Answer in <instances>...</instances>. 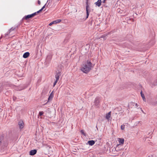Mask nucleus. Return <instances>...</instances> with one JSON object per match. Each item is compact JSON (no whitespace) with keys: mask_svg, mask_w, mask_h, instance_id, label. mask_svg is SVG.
Instances as JSON below:
<instances>
[{"mask_svg":"<svg viewBox=\"0 0 157 157\" xmlns=\"http://www.w3.org/2000/svg\"><path fill=\"white\" fill-rule=\"evenodd\" d=\"M92 67V63L88 60L87 64L83 65L81 70L84 73H87L91 70Z\"/></svg>","mask_w":157,"mask_h":157,"instance_id":"1","label":"nucleus"},{"mask_svg":"<svg viewBox=\"0 0 157 157\" xmlns=\"http://www.w3.org/2000/svg\"><path fill=\"white\" fill-rule=\"evenodd\" d=\"M88 0H87L86 1V18L87 19L88 18L89 14V13L90 12V10H89V8L90 7L88 5Z\"/></svg>","mask_w":157,"mask_h":157,"instance_id":"2","label":"nucleus"},{"mask_svg":"<svg viewBox=\"0 0 157 157\" xmlns=\"http://www.w3.org/2000/svg\"><path fill=\"white\" fill-rule=\"evenodd\" d=\"M34 14H33V13L31 14L28 15H27L25 16L22 19L21 21H23L24 20H28V19L29 18H31L34 17L33 15Z\"/></svg>","mask_w":157,"mask_h":157,"instance_id":"3","label":"nucleus"},{"mask_svg":"<svg viewBox=\"0 0 157 157\" xmlns=\"http://www.w3.org/2000/svg\"><path fill=\"white\" fill-rule=\"evenodd\" d=\"M61 71H59L58 72H56V74L55 75L56 80L58 81L59 78V76L61 75Z\"/></svg>","mask_w":157,"mask_h":157,"instance_id":"4","label":"nucleus"},{"mask_svg":"<svg viewBox=\"0 0 157 157\" xmlns=\"http://www.w3.org/2000/svg\"><path fill=\"white\" fill-rule=\"evenodd\" d=\"M61 21V19H58L50 23L49 24V25L51 26L53 24H55L57 23H58L59 22H60Z\"/></svg>","mask_w":157,"mask_h":157,"instance_id":"5","label":"nucleus"},{"mask_svg":"<svg viewBox=\"0 0 157 157\" xmlns=\"http://www.w3.org/2000/svg\"><path fill=\"white\" fill-rule=\"evenodd\" d=\"M48 92V90L47 88H44L41 93L42 96H44L47 94Z\"/></svg>","mask_w":157,"mask_h":157,"instance_id":"6","label":"nucleus"},{"mask_svg":"<svg viewBox=\"0 0 157 157\" xmlns=\"http://www.w3.org/2000/svg\"><path fill=\"white\" fill-rule=\"evenodd\" d=\"M37 152V150L34 149L31 150L29 152V155H33L36 154Z\"/></svg>","mask_w":157,"mask_h":157,"instance_id":"7","label":"nucleus"},{"mask_svg":"<svg viewBox=\"0 0 157 157\" xmlns=\"http://www.w3.org/2000/svg\"><path fill=\"white\" fill-rule=\"evenodd\" d=\"M18 125L19 126L20 129L22 128L24 126V124L22 121H20L18 122Z\"/></svg>","mask_w":157,"mask_h":157,"instance_id":"8","label":"nucleus"},{"mask_svg":"<svg viewBox=\"0 0 157 157\" xmlns=\"http://www.w3.org/2000/svg\"><path fill=\"white\" fill-rule=\"evenodd\" d=\"M17 27L16 26L15 27H12L9 30V32H8V33L6 34V35H8V34H9L12 31H13L14 30H16L17 29Z\"/></svg>","mask_w":157,"mask_h":157,"instance_id":"9","label":"nucleus"},{"mask_svg":"<svg viewBox=\"0 0 157 157\" xmlns=\"http://www.w3.org/2000/svg\"><path fill=\"white\" fill-rule=\"evenodd\" d=\"M53 91H52L51 93L49 95V96L48 99V102H49L50 101H51L52 100V98H53Z\"/></svg>","mask_w":157,"mask_h":157,"instance_id":"10","label":"nucleus"},{"mask_svg":"<svg viewBox=\"0 0 157 157\" xmlns=\"http://www.w3.org/2000/svg\"><path fill=\"white\" fill-rule=\"evenodd\" d=\"M101 0H98L97 2L95 3V4L98 6L99 7L101 5Z\"/></svg>","mask_w":157,"mask_h":157,"instance_id":"11","label":"nucleus"},{"mask_svg":"<svg viewBox=\"0 0 157 157\" xmlns=\"http://www.w3.org/2000/svg\"><path fill=\"white\" fill-rule=\"evenodd\" d=\"M30 53L29 52H25L23 55V57L24 58H26L29 56Z\"/></svg>","mask_w":157,"mask_h":157,"instance_id":"12","label":"nucleus"},{"mask_svg":"<svg viewBox=\"0 0 157 157\" xmlns=\"http://www.w3.org/2000/svg\"><path fill=\"white\" fill-rule=\"evenodd\" d=\"M118 141L120 143L119 144H123L124 142V139L122 138H118Z\"/></svg>","mask_w":157,"mask_h":157,"instance_id":"13","label":"nucleus"},{"mask_svg":"<svg viewBox=\"0 0 157 157\" xmlns=\"http://www.w3.org/2000/svg\"><path fill=\"white\" fill-rule=\"evenodd\" d=\"M87 142L89 144L90 146H92L95 144V141L93 140L88 141Z\"/></svg>","mask_w":157,"mask_h":157,"instance_id":"14","label":"nucleus"},{"mask_svg":"<svg viewBox=\"0 0 157 157\" xmlns=\"http://www.w3.org/2000/svg\"><path fill=\"white\" fill-rule=\"evenodd\" d=\"M111 112H109L108 113L106 114L105 118L109 120V118L111 117Z\"/></svg>","mask_w":157,"mask_h":157,"instance_id":"15","label":"nucleus"},{"mask_svg":"<svg viewBox=\"0 0 157 157\" xmlns=\"http://www.w3.org/2000/svg\"><path fill=\"white\" fill-rule=\"evenodd\" d=\"M121 146V145L120 144H118L115 148V150L117 151H118L120 150V149H119V148Z\"/></svg>","mask_w":157,"mask_h":157,"instance_id":"16","label":"nucleus"},{"mask_svg":"<svg viewBox=\"0 0 157 157\" xmlns=\"http://www.w3.org/2000/svg\"><path fill=\"white\" fill-rule=\"evenodd\" d=\"M99 102V101L98 100V98H96L95 100V101L94 103L95 104V105H97Z\"/></svg>","mask_w":157,"mask_h":157,"instance_id":"17","label":"nucleus"},{"mask_svg":"<svg viewBox=\"0 0 157 157\" xmlns=\"http://www.w3.org/2000/svg\"><path fill=\"white\" fill-rule=\"evenodd\" d=\"M107 35H106V34L103 35L101 36V38H103L104 40H105L106 38V36H107Z\"/></svg>","mask_w":157,"mask_h":157,"instance_id":"18","label":"nucleus"},{"mask_svg":"<svg viewBox=\"0 0 157 157\" xmlns=\"http://www.w3.org/2000/svg\"><path fill=\"white\" fill-rule=\"evenodd\" d=\"M141 95V96L143 98V100L144 101H145V100H146V99H145V96H144V94H142Z\"/></svg>","mask_w":157,"mask_h":157,"instance_id":"19","label":"nucleus"},{"mask_svg":"<svg viewBox=\"0 0 157 157\" xmlns=\"http://www.w3.org/2000/svg\"><path fill=\"white\" fill-rule=\"evenodd\" d=\"M4 137L2 136H0V144L2 142V141Z\"/></svg>","mask_w":157,"mask_h":157,"instance_id":"20","label":"nucleus"},{"mask_svg":"<svg viewBox=\"0 0 157 157\" xmlns=\"http://www.w3.org/2000/svg\"><path fill=\"white\" fill-rule=\"evenodd\" d=\"M124 127H125L124 125L123 124V125H121V129L122 130H124V128H125Z\"/></svg>","mask_w":157,"mask_h":157,"instance_id":"21","label":"nucleus"},{"mask_svg":"<svg viewBox=\"0 0 157 157\" xmlns=\"http://www.w3.org/2000/svg\"><path fill=\"white\" fill-rule=\"evenodd\" d=\"M39 13V12L38 11H37L36 12H35L33 13V14H34V15H33L34 17L36 15H37V14Z\"/></svg>","mask_w":157,"mask_h":157,"instance_id":"22","label":"nucleus"},{"mask_svg":"<svg viewBox=\"0 0 157 157\" xmlns=\"http://www.w3.org/2000/svg\"><path fill=\"white\" fill-rule=\"evenodd\" d=\"M44 113V112L43 111H40L39 113V115L40 116H42Z\"/></svg>","mask_w":157,"mask_h":157,"instance_id":"23","label":"nucleus"},{"mask_svg":"<svg viewBox=\"0 0 157 157\" xmlns=\"http://www.w3.org/2000/svg\"><path fill=\"white\" fill-rule=\"evenodd\" d=\"M81 132L84 135H85V133H84V131L83 130H82L81 131Z\"/></svg>","mask_w":157,"mask_h":157,"instance_id":"24","label":"nucleus"},{"mask_svg":"<svg viewBox=\"0 0 157 157\" xmlns=\"http://www.w3.org/2000/svg\"><path fill=\"white\" fill-rule=\"evenodd\" d=\"M57 81H58L56 80V81H55V82H54V83H53L54 86H55L56 85V83L57 82Z\"/></svg>","mask_w":157,"mask_h":157,"instance_id":"25","label":"nucleus"},{"mask_svg":"<svg viewBox=\"0 0 157 157\" xmlns=\"http://www.w3.org/2000/svg\"><path fill=\"white\" fill-rule=\"evenodd\" d=\"M37 2H38V4L39 5H40V1L39 0H38L37 1Z\"/></svg>","mask_w":157,"mask_h":157,"instance_id":"26","label":"nucleus"},{"mask_svg":"<svg viewBox=\"0 0 157 157\" xmlns=\"http://www.w3.org/2000/svg\"><path fill=\"white\" fill-rule=\"evenodd\" d=\"M46 4H45L41 9H42V10H43L44 8L45 7V6L46 5Z\"/></svg>","mask_w":157,"mask_h":157,"instance_id":"27","label":"nucleus"},{"mask_svg":"<svg viewBox=\"0 0 157 157\" xmlns=\"http://www.w3.org/2000/svg\"><path fill=\"white\" fill-rule=\"evenodd\" d=\"M42 10H43L41 9L40 10L38 11L39 12V13H40V12L42 11Z\"/></svg>","mask_w":157,"mask_h":157,"instance_id":"28","label":"nucleus"},{"mask_svg":"<svg viewBox=\"0 0 157 157\" xmlns=\"http://www.w3.org/2000/svg\"><path fill=\"white\" fill-rule=\"evenodd\" d=\"M106 0H104L103 1H102V2L103 3H105V2Z\"/></svg>","mask_w":157,"mask_h":157,"instance_id":"29","label":"nucleus"},{"mask_svg":"<svg viewBox=\"0 0 157 157\" xmlns=\"http://www.w3.org/2000/svg\"><path fill=\"white\" fill-rule=\"evenodd\" d=\"M135 105L136 106V107L137 106V103H136Z\"/></svg>","mask_w":157,"mask_h":157,"instance_id":"30","label":"nucleus"},{"mask_svg":"<svg viewBox=\"0 0 157 157\" xmlns=\"http://www.w3.org/2000/svg\"><path fill=\"white\" fill-rule=\"evenodd\" d=\"M143 94V93H142V91H141V92H140L141 95V94Z\"/></svg>","mask_w":157,"mask_h":157,"instance_id":"31","label":"nucleus"},{"mask_svg":"<svg viewBox=\"0 0 157 157\" xmlns=\"http://www.w3.org/2000/svg\"><path fill=\"white\" fill-rule=\"evenodd\" d=\"M141 111H142L143 112H144L142 110H141Z\"/></svg>","mask_w":157,"mask_h":157,"instance_id":"32","label":"nucleus"},{"mask_svg":"<svg viewBox=\"0 0 157 157\" xmlns=\"http://www.w3.org/2000/svg\"><path fill=\"white\" fill-rule=\"evenodd\" d=\"M14 99H15V98H13V100H14Z\"/></svg>","mask_w":157,"mask_h":157,"instance_id":"33","label":"nucleus"},{"mask_svg":"<svg viewBox=\"0 0 157 157\" xmlns=\"http://www.w3.org/2000/svg\"><path fill=\"white\" fill-rule=\"evenodd\" d=\"M14 99H15V98H13V100H14Z\"/></svg>","mask_w":157,"mask_h":157,"instance_id":"34","label":"nucleus"}]
</instances>
